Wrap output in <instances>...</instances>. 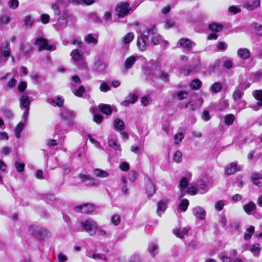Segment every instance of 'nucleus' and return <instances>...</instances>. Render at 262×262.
<instances>
[{"label": "nucleus", "instance_id": "nucleus-1", "mask_svg": "<svg viewBox=\"0 0 262 262\" xmlns=\"http://www.w3.org/2000/svg\"><path fill=\"white\" fill-rule=\"evenodd\" d=\"M161 71L160 63L155 60H151L150 63L145 68V74L153 81L157 76H159Z\"/></svg>", "mask_w": 262, "mask_h": 262}, {"label": "nucleus", "instance_id": "nucleus-2", "mask_svg": "<svg viewBox=\"0 0 262 262\" xmlns=\"http://www.w3.org/2000/svg\"><path fill=\"white\" fill-rule=\"evenodd\" d=\"M29 231L31 234L40 240L43 239L49 234V231L46 229L35 225H31L29 227Z\"/></svg>", "mask_w": 262, "mask_h": 262}, {"label": "nucleus", "instance_id": "nucleus-3", "mask_svg": "<svg viewBox=\"0 0 262 262\" xmlns=\"http://www.w3.org/2000/svg\"><path fill=\"white\" fill-rule=\"evenodd\" d=\"M81 226L82 229L91 236H93L96 234L98 228L96 222L90 219L81 222Z\"/></svg>", "mask_w": 262, "mask_h": 262}, {"label": "nucleus", "instance_id": "nucleus-4", "mask_svg": "<svg viewBox=\"0 0 262 262\" xmlns=\"http://www.w3.org/2000/svg\"><path fill=\"white\" fill-rule=\"evenodd\" d=\"M115 11L119 17L123 18L129 14L131 8L128 3L121 2L117 4Z\"/></svg>", "mask_w": 262, "mask_h": 262}, {"label": "nucleus", "instance_id": "nucleus-5", "mask_svg": "<svg viewBox=\"0 0 262 262\" xmlns=\"http://www.w3.org/2000/svg\"><path fill=\"white\" fill-rule=\"evenodd\" d=\"M11 56V49L9 43L7 41L2 42L0 45V60L1 62H6Z\"/></svg>", "mask_w": 262, "mask_h": 262}, {"label": "nucleus", "instance_id": "nucleus-6", "mask_svg": "<svg viewBox=\"0 0 262 262\" xmlns=\"http://www.w3.org/2000/svg\"><path fill=\"white\" fill-rule=\"evenodd\" d=\"M143 36L147 39H148L149 37L151 36V42L154 45H158L159 43V39L161 38V36L157 35V28L155 26L144 31Z\"/></svg>", "mask_w": 262, "mask_h": 262}, {"label": "nucleus", "instance_id": "nucleus-7", "mask_svg": "<svg viewBox=\"0 0 262 262\" xmlns=\"http://www.w3.org/2000/svg\"><path fill=\"white\" fill-rule=\"evenodd\" d=\"M35 44L38 46V51H41L43 50L52 51L54 50L55 48L52 45H49L48 40L44 38H38L35 41Z\"/></svg>", "mask_w": 262, "mask_h": 262}, {"label": "nucleus", "instance_id": "nucleus-8", "mask_svg": "<svg viewBox=\"0 0 262 262\" xmlns=\"http://www.w3.org/2000/svg\"><path fill=\"white\" fill-rule=\"evenodd\" d=\"M70 18V19L75 20V18L71 15L68 10H64L63 12L62 15L58 18V24L60 26L61 29H63L67 27V23L66 19Z\"/></svg>", "mask_w": 262, "mask_h": 262}, {"label": "nucleus", "instance_id": "nucleus-9", "mask_svg": "<svg viewBox=\"0 0 262 262\" xmlns=\"http://www.w3.org/2000/svg\"><path fill=\"white\" fill-rule=\"evenodd\" d=\"M95 210L94 206L92 204H85L75 207V211L82 213H90Z\"/></svg>", "mask_w": 262, "mask_h": 262}, {"label": "nucleus", "instance_id": "nucleus-10", "mask_svg": "<svg viewBox=\"0 0 262 262\" xmlns=\"http://www.w3.org/2000/svg\"><path fill=\"white\" fill-rule=\"evenodd\" d=\"M192 213L196 218L204 220L205 219L206 213L205 210L200 206H196L193 208Z\"/></svg>", "mask_w": 262, "mask_h": 262}, {"label": "nucleus", "instance_id": "nucleus-11", "mask_svg": "<svg viewBox=\"0 0 262 262\" xmlns=\"http://www.w3.org/2000/svg\"><path fill=\"white\" fill-rule=\"evenodd\" d=\"M138 99V96L135 94H129L125 97V99L121 102V105L127 106L129 104L135 103Z\"/></svg>", "mask_w": 262, "mask_h": 262}, {"label": "nucleus", "instance_id": "nucleus-12", "mask_svg": "<svg viewBox=\"0 0 262 262\" xmlns=\"http://www.w3.org/2000/svg\"><path fill=\"white\" fill-rule=\"evenodd\" d=\"M180 46L185 48L187 50H190L195 46V43L191 41L188 39L182 38L179 41Z\"/></svg>", "mask_w": 262, "mask_h": 262}, {"label": "nucleus", "instance_id": "nucleus-13", "mask_svg": "<svg viewBox=\"0 0 262 262\" xmlns=\"http://www.w3.org/2000/svg\"><path fill=\"white\" fill-rule=\"evenodd\" d=\"M145 189L147 194L149 196L153 195L155 193V185L150 179H148L146 182Z\"/></svg>", "mask_w": 262, "mask_h": 262}, {"label": "nucleus", "instance_id": "nucleus-14", "mask_svg": "<svg viewBox=\"0 0 262 262\" xmlns=\"http://www.w3.org/2000/svg\"><path fill=\"white\" fill-rule=\"evenodd\" d=\"M61 115L64 119L68 120H72L75 117V113L70 110L63 108L61 112Z\"/></svg>", "mask_w": 262, "mask_h": 262}, {"label": "nucleus", "instance_id": "nucleus-15", "mask_svg": "<svg viewBox=\"0 0 262 262\" xmlns=\"http://www.w3.org/2000/svg\"><path fill=\"white\" fill-rule=\"evenodd\" d=\"M167 203V200H161L158 202L157 213L159 216H161L166 210Z\"/></svg>", "mask_w": 262, "mask_h": 262}, {"label": "nucleus", "instance_id": "nucleus-16", "mask_svg": "<svg viewBox=\"0 0 262 262\" xmlns=\"http://www.w3.org/2000/svg\"><path fill=\"white\" fill-rule=\"evenodd\" d=\"M71 56L74 63L83 59V53L77 49L73 50L71 53Z\"/></svg>", "mask_w": 262, "mask_h": 262}, {"label": "nucleus", "instance_id": "nucleus-17", "mask_svg": "<svg viewBox=\"0 0 262 262\" xmlns=\"http://www.w3.org/2000/svg\"><path fill=\"white\" fill-rule=\"evenodd\" d=\"M48 102L54 106H58V107H61L63 104L64 100L61 97L57 96L55 98L49 99Z\"/></svg>", "mask_w": 262, "mask_h": 262}, {"label": "nucleus", "instance_id": "nucleus-18", "mask_svg": "<svg viewBox=\"0 0 262 262\" xmlns=\"http://www.w3.org/2000/svg\"><path fill=\"white\" fill-rule=\"evenodd\" d=\"M146 40L147 39L143 36V33L138 38L137 45L139 49L141 51H144L146 49Z\"/></svg>", "mask_w": 262, "mask_h": 262}, {"label": "nucleus", "instance_id": "nucleus-19", "mask_svg": "<svg viewBox=\"0 0 262 262\" xmlns=\"http://www.w3.org/2000/svg\"><path fill=\"white\" fill-rule=\"evenodd\" d=\"M241 170V167H237V165L235 163H231L229 165H228L225 168V173L228 175H230L234 173V172L236 171Z\"/></svg>", "mask_w": 262, "mask_h": 262}, {"label": "nucleus", "instance_id": "nucleus-20", "mask_svg": "<svg viewBox=\"0 0 262 262\" xmlns=\"http://www.w3.org/2000/svg\"><path fill=\"white\" fill-rule=\"evenodd\" d=\"M251 180L253 183L258 186H262V176L258 173H253L251 175Z\"/></svg>", "mask_w": 262, "mask_h": 262}, {"label": "nucleus", "instance_id": "nucleus-21", "mask_svg": "<svg viewBox=\"0 0 262 262\" xmlns=\"http://www.w3.org/2000/svg\"><path fill=\"white\" fill-rule=\"evenodd\" d=\"M250 51L246 48L239 49L237 50L238 56L245 60L248 59L250 56Z\"/></svg>", "mask_w": 262, "mask_h": 262}, {"label": "nucleus", "instance_id": "nucleus-22", "mask_svg": "<svg viewBox=\"0 0 262 262\" xmlns=\"http://www.w3.org/2000/svg\"><path fill=\"white\" fill-rule=\"evenodd\" d=\"M71 90L75 96L79 97H81L85 92V88L83 86L81 85L78 89H76L74 84H72Z\"/></svg>", "mask_w": 262, "mask_h": 262}, {"label": "nucleus", "instance_id": "nucleus-23", "mask_svg": "<svg viewBox=\"0 0 262 262\" xmlns=\"http://www.w3.org/2000/svg\"><path fill=\"white\" fill-rule=\"evenodd\" d=\"M137 56H131L127 58L124 63V68L125 71L130 69L137 60Z\"/></svg>", "mask_w": 262, "mask_h": 262}, {"label": "nucleus", "instance_id": "nucleus-24", "mask_svg": "<svg viewBox=\"0 0 262 262\" xmlns=\"http://www.w3.org/2000/svg\"><path fill=\"white\" fill-rule=\"evenodd\" d=\"M27 123L24 122H19L16 126L14 129L15 137L19 139L20 137V134L23 130L24 129L25 126L26 125Z\"/></svg>", "mask_w": 262, "mask_h": 262}, {"label": "nucleus", "instance_id": "nucleus-25", "mask_svg": "<svg viewBox=\"0 0 262 262\" xmlns=\"http://www.w3.org/2000/svg\"><path fill=\"white\" fill-rule=\"evenodd\" d=\"M64 2V0H57L55 3L51 5V8L54 11L55 15H60V11L59 8V5L62 4Z\"/></svg>", "mask_w": 262, "mask_h": 262}, {"label": "nucleus", "instance_id": "nucleus-26", "mask_svg": "<svg viewBox=\"0 0 262 262\" xmlns=\"http://www.w3.org/2000/svg\"><path fill=\"white\" fill-rule=\"evenodd\" d=\"M242 85H238L236 88L235 90L233 93L232 98L234 101H237L242 98L244 95V92L241 90L240 87H242Z\"/></svg>", "mask_w": 262, "mask_h": 262}, {"label": "nucleus", "instance_id": "nucleus-27", "mask_svg": "<svg viewBox=\"0 0 262 262\" xmlns=\"http://www.w3.org/2000/svg\"><path fill=\"white\" fill-rule=\"evenodd\" d=\"M198 190L194 186H189L187 190L183 191L182 193H180V198H182L185 196L186 194H189L191 195H195L197 193Z\"/></svg>", "mask_w": 262, "mask_h": 262}, {"label": "nucleus", "instance_id": "nucleus-28", "mask_svg": "<svg viewBox=\"0 0 262 262\" xmlns=\"http://www.w3.org/2000/svg\"><path fill=\"white\" fill-rule=\"evenodd\" d=\"M188 185H189L188 180L185 177L182 178L179 182V187L180 190V193H182V192L183 191H185L186 190V189L187 188V187L188 186Z\"/></svg>", "mask_w": 262, "mask_h": 262}, {"label": "nucleus", "instance_id": "nucleus-29", "mask_svg": "<svg viewBox=\"0 0 262 262\" xmlns=\"http://www.w3.org/2000/svg\"><path fill=\"white\" fill-rule=\"evenodd\" d=\"M114 128L117 131H121L124 129V122L120 119H116L114 121Z\"/></svg>", "mask_w": 262, "mask_h": 262}, {"label": "nucleus", "instance_id": "nucleus-30", "mask_svg": "<svg viewBox=\"0 0 262 262\" xmlns=\"http://www.w3.org/2000/svg\"><path fill=\"white\" fill-rule=\"evenodd\" d=\"M30 101L27 96L23 95L20 98V107H24L25 109L29 108Z\"/></svg>", "mask_w": 262, "mask_h": 262}, {"label": "nucleus", "instance_id": "nucleus-31", "mask_svg": "<svg viewBox=\"0 0 262 262\" xmlns=\"http://www.w3.org/2000/svg\"><path fill=\"white\" fill-rule=\"evenodd\" d=\"M98 107L100 110L105 115H109L112 113V109L110 105L100 104Z\"/></svg>", "mask_w": 262, "mask_h": 262}, {"label": "nucleus", "instance_id": "nucleus-32", "mask_svg": "<svg viewBox=\"0 0 262 262\" xmlns=\"http://www.w3.org/2000/svg\"><path fill=\"white\" fill-rule=\"evenodd\" d=\"M172 231L178 237L180 238H182L184 235H187L188 233V229L185 228H183L182 229H174Z\"/></svg>", "mask_w": 262, "mask_h": 262}, {"label": "nucleus", "instance_id": "nucleus-33", "mask_svg": "<svg viewBox=\"0 0 262 262\" xmlns=\"http://www.w3.org/2000/svg\"><path fill=\"white\" fill-rule=\"evenodd\" d=\"M243 208L247 213L250 214L252 211H254L256 209V205L254 203L250 202L248 204L245 205L243 206Z\"/></svg>", "mask_w": 262, "mask_h": 262}, {"label": "nucleus", "instance_id": "nucleus-34", "mask_svg": "<svg viewBox=\"0 0 262 262\" xmlns=\"http://www.w3.org/2000/svg\"><path fill=\"white\" fill-rule=\"evenodd\" d=\"M260 3L259 0H254L252 3L249 2L245 4V7L249 10H253L259 6Z\"/></svg>", "mask_w": 262, "mask_h": 262}, {"label": "nucleus", "instance_id": "nucleus-35", "mask_svg": "<svg viewBox=\"0 0 262 262\" xmlns=\"http://www.w3.org/2000/svg\"><path fill=\"white\" fill-rule=\"evenodd\" d=\"M254 230L255 228L253 226H250L249 228H247L244 236V239L248 240L250 239L254 232Z\"/></svg>", "mask_w": 262, "mask_h": 262}, {"label": "nucleus", "instance_id": "nucleus-36", "mask_svg": "<svg viewBox=\"0 0 262 262\" xmlns=\"http://www.w3.org/2000/svg\"><path fill=\"white\" fill-rule=\"evenodd\" d=\"M223 29V26L215 23H212L209 25V29L213 32H219Z\"/></svg>", "mask_w": 262, "mask_h": 262}, {"label": "nucleus", "instance_id": "nucleus-37", "mask_svg": "<svg viewBox=\"0 0 262 262\" xmlns=\"http://www.w3.org/2000/svg\"><path fill=\"white\" fill-rule=\"evenodd\" d=\"M254 98L258 101L257 103L258 106H262V91L256 90L253 93Z\"/></svg>", "mask_w": 262, "mask_h": 262}, {"label": "nucleus", "instance_id": "nucleus-38", "mask_svg": "<svg viewBox=\"0 0 262 262\" xmlns=\"http://www.w3.org/2000/svg\"><path fill=\"white\" fill-rule=\"evenodd\" d=\"M94 174L97 177L106 178L108 176V173L100 169H95L93 171Z\"/></svg>", "mask_w": 262, "mask_h": 262}, {"label": "nucleus", "instance_id": "nucleus-39", "mask_svg": "<svg viewBox=\"0 0 262 262\" xmlns=\"http://www.w3.org/2000/svg\"><path fill=\"white\" fill-rule=\"evenodd\" d=\"M235 120V116L233 114H228L225 116L224 118V123L226 125H232L234 121Z\"/></svg>", "mask_w": 262, "mask_h": 262}, {"label": "nucleus", "instance_id": "nucleus-40", "mask_svg": "<svg viewBox=\"0 0 262 262\" xmlns=\"http://www.w3.org/2000/svg\"><path fill=\"white\" fill-rule=\"evenodd\" d=\"M222 88H223L222 84L220 82H216L214 83L212 85V86L211 87V90L212 92L216 93H218L220 91H221V90L222 89Z\"/></svg>", "mask_w": 262, "mask_h": 262}, {"label": "nucleus", "instance_id": "nucleus-41", "mask_svg": "<svg viewBox=\"0 0 262 262\" xmlns=\"http://www.w3.org/2000/svg\"><path fill=\"white\" fill-rule=\"evenodd\" d=\"M4 116L7 119H11L14 117V113L12 110L9 108H4L2 109Z\"/></svg>", "mask_w": 262, "mask_h": 262}, {"label": "nucleus", "instance_id": "nucleus-42", "mask_svg": "<svg viewBox=\"0 0 262 262\" xmlns=\"http://www.w3.org/2000/svg\"><path fill=\"white\" fill-rule=\"evenodd\" d=\"M189 204L188 200L186 199L182 200L179 206V209L182 211H185L188 208Z\"/></svg>", "mask_w": 262, "mask_h": 262}, {"label": "nucleus", "instance_id": "nucleus-43", "mask_svg": "<svg viewBox=\"0 0 262 262\" xmlns=\"http://www.w3.org/2000/svg\"><path fill=\"white\" fill-rule=\"evenodd\" d=\"M24 24L26 27L31 28L34 24V19L29 15L26 16L24 19Z\"/></svg>", "mask_w": 262, "mask_h": 262}, {"label": "nucleus", "instance_id": "nucleus-44", "mask_svg": "<svg viewBox=\"0 0 262 262\" xmlns=\"http://www.w3.org/2000/svg\"><path fill=\"white\" fill-rule=\"evenodd\" d=\"M260 250L261 247L260 246V245L258 244L253 245L251 248L250 249L251 252L255 256H258L259 255Z\"/></svg>", "mask_w": 262, "mask_h": 262}, {"label": "nucleus", "instance_id": "nucleus-45", "mask_svg": "<svg viewBox=\"0 0 262 262\" xmlns=\"http://www.w3.org/2000/svg\"><path fill=\"white\" fill-rule=\"evenodd\" d=\"M134 35L133 33H128L122 38V41L125 44L129 43L133 39Z\"/></svg>", "mask_w": 262, "mask_h": 262}, {"label": "nucleus", "instance_id": "nucleus-46", "mask_svg": "<svg viewBox=\"0 0 262 262\" xmlns=\"http://www.w3.org/2000/svg\"><path fill=\"white\" fill-rule=\"evenodd\" d=\"M108 144L110 147L113 148L116 150L119 151H121V147L119 144H118L117 141L113 139H111L108 141Z\"/></svg>", "mask_w": 262, "mask_h": 262}, {"label": "nucleus", "instance_id": "nucleus-47", "mask_svg": "<svg viewBox=\"0 0 262 262\" xmlns=\"http://www.w3.org/2000/svg\"><path fill=\"white\" fill-rule=\"evenodd\" d=\"M201 84L202 82L200 80L196 79L192 81L190 84V86L192 89L197 90L201 87Z\"/></svg>", "mask_w": 262, "mask_h": 262}, {"label": "nucleus", "instance_id": "nucleus-48", "mask_svg": "<svg viewBox=\"0 0 262 262\" xmlns=\"http://www.w3.org/2000/svg\"><path fill=\"white\" fill-rule=\"evenodd\" d=\"M74 64L80 69L88 70L87 63L84 59L75 62Z\"/></svg>", "mask_w": 262, "mask_h": 262}, {"label": "nucleus", "instance_id": "nucleus-49", "mask_svg": "<svg viewBox=\"0 0 262 262\" xmlns=\"http://www.w3.org/2000/svg\"><path fill=\"white\" fill-rule=\"evenodd\" d=\"M159 76H157L155 79H160L164 81H168L169 80V76L167 73L162 71V70L160 71L159 74Z\"/></svg>", "mask_w": 262, "mask_h": 262}, {"label": "nucleus", "instance_id": "nucleus-50", "mask_svg": "<svg viewBox=\"0 0 262 262\" xmlns=\"http://www.w3.org/2000/svg\"><path fill=\"white\" fill-rule=\"evenodd\" d=\"M182 152L179 151L177 150L174 153L173 156V161L176 163H180L182 161Z\"/></svg>", "mask_w": 262, "mask_h": 262}, {"label": "nucleus", "instance_id": "nucleus-51", "mask_svg": "<svg viewBox=\"0 0 262 262\" xmlns=\"http://www.w3.org/2000/svg\"><path fill=\"white\" fill-rule=\"evenodd\" d=\"M158 249V246L155 243H151L148 246V251L151 254V255L154 257L156 255V253L155 252Z\"/></svg>", "mask_w": 262, "mask_h": 262}, {"label": "nucleus", "instance_id": "nucleus-52", "mask_svg": "<svg viewBox=\"0 0 262 262\" xmlns=\"http://www.w3.org/2000/svg\"><path fill=\"white\" fill-rule=\"evenodd\" d=\"M184 137V135L182 133H179L174 135V142L176 144H178L181 143Z\"/></svg>", "mask_w": 262, "mask_h": 262}, {"label": "nucleus", "instance_id": "nucleus-53", "mask_svg": "<svg viewBox=\"0 0 262 262\" xmlns=\"http://www.w3.org/2000/svg\"><path fill=\"white\" fill-rule=\"evenodd\" d=\"M88 256L94 259H104L105 261H107L106 257L101 254H93L92 255H88Z\"/></svg>", "mask_w": 262, "mask_h": 262}, {"label": "nucleus", "instance_id": "nucleus-54", "mask_svg": "<svg viewBox=\"0 0 262 262\" xmlns=\"http://www.w3.org/2000/svg\"><path fill=\"white\" fill-rule=\"evenodd\" d=\"M85 40L88 43H93L96 44L97 42V39L94 38L92 34H89L85 37Z\"/></svg>", "mask_w": 262, "mask_h": 262}, {"label": "nucleus", "instance_id": "nucleus-55", "mask_svg": "<svg viewBox=\"0 0 262 262\" xmlns=\"http://www.w3.org/2000/svg\"><path fill=\"white\" fill-rule=\"evenodd\" d=\"M17 84V80L14 78H11L7 82V86L9 89L14 88Z\"/></svg>", "mask_w": 262, "mask_h": 262}, {"label": "nucleus", "instance_id": "nucleus-56", "mask_svg": "<svg viewBox=\"0 0 262 262\" xmlns=\"http://www.w3.org/2000/svg\"><path fill=\"white\" fill-rule=\"evenodd\" d=\"M254 29L255 33L258 35L262 36V25L255 23L254 24Z\"/></svg>", "mask_w": 262, "mask_h": 262}, {"label": "nucleus", "instance_id": "nucleus-57", "mask_svg": "<svg viewBox=\"0 0 262 262\" xmlns=\"http://www.w3.org/2000/svg\"><path fill=\"white\" fill-rule=\"evenodd\" d=\"M120 221V217L118 214H114L111 219L112 223L115 226L119 225Z\"/></svg>", "mask_w": 262, "mask_h": 262}, {"label": "nucleus", "instance_id": "nucleus-58", "mask_svg": "<svg viewBox=\"0 0 262 262\" xmlns=\"http://www.w3.org/2000/svg\"><path fill=\"white\" fill-rule=\"evenodd\" d=\"M105 65L104 63L98 61L95 64V68L98 71H101L105 69Z\"/></svg>", "mask_w": 262, "mask_h": 262}, {"label": "nucleus", "instance_id": "nucleus-59", "mask_svg": "<svg viewBox=\"0 0 262 262\" xmlns=\"http://www.w3.org/2000/svg\"><path fill=\"white\" fill-rule=\"evenodd\" d=\"M224 201L223 200H220L217 201L215 204V208L216 210L218 211H221L223 209L224 206H225Z\"/></svg>", "mask_w": 262, "mask_h": 262}, {"label": "nucleus", "instance_id": "nucleus-60", "mask_svg": "<svg viewBox=\"0 0 262 262\" xmlns=\"http://www.w3.org/2000/svg\"><path fill=\"white\" fill-rule=\"evenodd\" d=\"M15 167L18 172H21L24 170L25 164L23 163L16 162L15 163Z\"/></svg>", "mask_w": 262, "mask_h": 262}, {"label": "nucleus", "instance_id": "nucleus-61", "mask_svg": "<svg viewBox=\"0 0 262 262\" xmlns=\"http://www.w3.org/2000/svg\"><path fill=\"white\" fill-rule=\"evenodd\" d=\"M138 177V174L135 171H130L128 173V179L132 182H134L137 179Z\"/></svg>", "mask_w": 262, "mask_h": 262}, {"label": "nucleus", "instance_id": "nucleus-62", "mask_svg": "<svg viewBox=\"0 0 262 262\" xmlns=\"http://www.w3.org/2000/svg\"><path fill=\"white\" fill-rule=\"evenodd\" d=\"M18 0H10L9 2V6L10 8L13 9H16L18 6Z\"/></svg>", "mask_w": 262, "mask_h": 262}, {"label": "nucleus", "instance_id": "nucleus-63", "mask_svg": "<svg viewBox=\"0 0 262 262\" xmlns=\"http://www.w3.org/2000/svg\"><path fill=\"white\" fill-rule=\"evenodd\" d=\"M151 101V98L149 97H143L141 99V103L144 106L149 105Z\"/></svg>", "mask_w": 262, "mask_h": 262}, {"label": "nucleus", "instance_id": "nucleus-64", "mask_svg": "<svg viewBox=\"0 0 262 262\" xmlns=\"http://www.w3.org/2000/svg\"><path fill=\"white\" fill-rule=\"evenodd\" d=\"M197 107L196 104L192 101H190L185 104V107L189 108L192 111H194Z\"/></svg>", "mask_w": 262, "mask_h": 262}]
</instances>
